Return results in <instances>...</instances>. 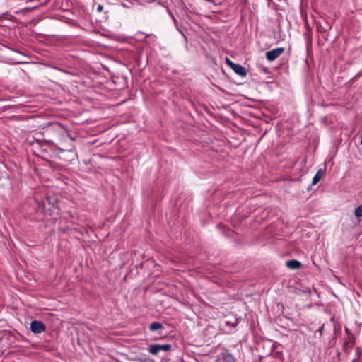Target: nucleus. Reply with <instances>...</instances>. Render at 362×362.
<instances>
[{
	"label": "nucleus",
	"instance_id": "6e6552de",
	"mask_svg": "<svg viewBox=\"0 0 362 362\" xmlns=\"http://www.w3.org/2000/svg\"><path fill=\"white\" fill-rule=\"evenodd\" d=\"M163 328V325L158 322H153L149 325V329L152 332Z\"/></svg>",
	"mask_w": 362,
	"mask_h": 362
},
{
	"label": "nucleus",
	"instance_id": "0eeeda50",
	"mask_svg": "<svg viewBox=\"0 0 362 362\" xmlns=\"http://www.w3.org/2000/svg\"><path fill=\"white\" fill-rule=\"evenodd\" d=\"M323 173H324V171L322 169H320L317 172V173L313 177V180H312V185H316V184H317L319 182V181L320 180V179L322 177Z\"/></svg>",
	"mask_w": 362,
	"mask_h": 362
},
{
	"label": "nucleus",
	"instance_id": "f257e3e1",
	"mask_svg": "<svg viewBox=\"0 0 362 362\" xmlns=\"http://www.w3.org/2000/svg\"><path fill=\"white\" fill-rule=\"evenodd\" d=\"M40 136L41 135L40 134L36 133L34 139L30 142V145L33 148L34 153L39 156H42L40 153L43 151L40 148L44 146L45 143L44 140L40 139Z\"/></svg>",
	"mask_w": 362,
	"mask_h": 362
},
{
	"label": "nucleus",
	"instance_id": "423d86ee",
	"mask_svg": "<svg viewBox=\"0 0 362 362\" xmlns=\"http://www.w3.org/2000/svg\"><path fill=\"white\" fill-rule=\"evenodd\" d=\"M286 267L290 269H298L300 268L302 264L300 262L296 260V259H291L288 260L286 262Z\"/></svg>",
	"mask_w": 362,
	"mask_h": 362
},
{
	"label": "nucleus",
	"instance_id": "dca6fc26",
	"mask_svg": "<svg viewBox=\"0 0 362 362\" xmlns=\"http://www.w3.org/2000/svg\"><path fill=\"white\" fill-rule=\"evenodd\" d=\"M103 6L99 5V6H98V8H97V11H98V12H100V11H103Z\"/></svg>",
	"mask_w": 362,
	"mask_h": 362
},
{
	"label": "nucleus",
	"instance_id": "4468645a",
	"mask_svg": "<svg viewBox=\"0 0 362 362\" xmlns=\"http://www.w3.org/2000/svg\"><path fill=\"white\" fill-rule=\"evenodd\" d=\"M226 64L231 68L233 69V64H236L235 63L233 62L230 59H229L228 58H226Z\"/></svg>",
	"mask_w": 362,
	"mask_h": 362
},
{
	"label": "nucleus",
	"instance_id": "20e7f679",
	"mask_svg": "<svg viewBox=\"0 0 362 362\" xmlns=\"http://www.w3.org/2000/svg\"><path fill=\"white\" fill-rule=\"evenodd\" d=\"M30 329L34 333H41L44 332L45 327L42 322L35 320L30 325Z\"/></svg>",
	"mask_w": 362,
	"mask_h": 362
},
{
	"label": "nucleus",
	"instance_id": "f03ea898",
	"mask_svg": "<svg viewBox=\"0 0 362 362\" xmlns=\"http://www.w3.org/2000/svg\"><path fill=\"white\" fill-rule=\"evenodd\" d=\"M284 51L285 49L284 47H278L268 51L266 52V59L269 62H272L282 54Z\"/></svg>",
	"mask_w": 362,
	"mask_h": 362
},
{
	"label": "nucleus",
	"instance_id": "9d476101",
	"mask_svg": "<svg viewBox=\"0 0 362 362\" xmlns=\"http://www.w3.org/2000/svg\"><path fill=\"white\" fill-rule=\"evenodd\" d=\"M59 208L57 207V206H54V205L52 206V209H47V214H49V215H52V214H58L59 213Z\"/></svg>",
	"mask_w": 362,
	"mask_h": 362
},
{
	"label": "nucleus",
	"instance_id": "39448f33",
	"mask_svg": "<svg viewBox=\"0 0 362 362\" xmlns=\"http://www.w3.org/2000/svg\"><path fill=\"white\" fill-rule=\"evenodd\" d=\"M233 67L232 69L234 71L235 74L241 76H246L247 71L245 67L238 64H233Z\"/></svg>",
	"mask_w": 362,
	"mask_h": 362
},
{
	"label": "nucleus",
	"instance_id": "ddd939ff",
	"mask_svg": "<svg viewBox=\"0 0 362 362\" xmlns=\"http://www.w3.org/2000/svg\"><path fill=\"white\" fill-rule=\"evenodd\" d=\"M170 348H171V346L170 344H163V345L160 344V351H168L170 349Z\"/></svg>",
	"mask_w": 362,
	"mask_h": 362
},
{
	"label": "nucleus",
	"instance_id": "2eb2a0df",
	"mask_svg": "<svg viewBox=\"0 0 362 362\" xmlns=\"http://www.w3.org/2000/svg\"><path fill=\"white\" fill-rule=\"evenodd\" d=\"M52 37H48V36L47 35V45H52V44L51 43V40H52Z\"/></svg>",
	"mask_w": 362,
	"mask_h": 362
},
{
	"label": "nucleus",
	"instance_id": "f3484780",
	"mask_svg": "<svg viewBox=\"0 0 362 362\" xmlns=\"http://www.w3.org/2000/svg\"><path fill=\"white\" fill-rule=\"evenodd\" d=\"M52 125H54V126H59V124H47V127L50 128Z\"/></svg>",
	"mask_w": 362,
	"mask_h": 362
},
{
	"label": "nucleus",
	"instance_id": "1a4fd4ad",
	"mask_svg": "<svg viewBox=\"0 0 362 362\" xmlns=\"http://www.w3.org/2000/svg\"><path fill=\"white\" fill-rule=\"evenodd\" d=\"M160 351V344H153L149 348V352L151 354L156 355Z\"/></svg>",
	"mask_w": 362,
	"mask_h": 362
},
{
	"label": "nucleus",
	"instance_id": "7ed1b4c3",
	"mask_svg": "<svg viewBox=\"0 0 362 362\" xmlns=\"http://www.w3.org/2000/svg\"><path fill=\"white\" fill-rule=\"evenodd\" d=\"M216 362H236V359L231 353L226 350L217 356Z\"/></svg>",
	"mask_w": 362,
	"mask_h": 362
},
{
	"label": "nucleus",
	"instance_id": "f8f14e48",
	"mask_svg": "<svg viewBox=\"0 0 362 362\" xmlns=\"http://www.w3.org/2000/svg\"><path fill=\"white\" fill-rule=\"evenodd\" d=\"M240 320H239V319H235V322H230V321H226V324L227 325H228V326H230V327H235L238 325V324L239 323Z\"/></svg>",
	"mask_w": 362,
	"mask_h": 362
},
{
	"label": "nucleus",
	"instance_id": "9b49d317",
	"mask_svg": "<svg viewBox=\"0 0 362 362\" xmlns=\"http://www.w3.org/2000/svg\"><path fill=\"white\" fill-rule=\"evenodd\" d=\"M354 214L358 218L362 216V205H360L357 208H356Z\"/></svg>",
	"mask_w": 362,
	"mask_h": 362
}]
</instances>
